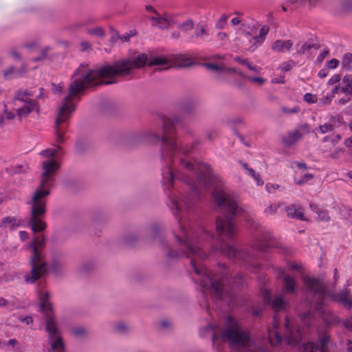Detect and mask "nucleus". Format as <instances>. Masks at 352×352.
I'll use <instances>...</instances> for the list:
<instances>
[{
	"label": "nucleus",
	"mask_w": 352,
	"mask_h": 352,
	"mask_svg": "<svg viewBox=\"0 0 352 352\" xmlns=\"http://www.w3.org/2000/svg\"><path fill=\"white\" fill-rule=\"evenodd\" d=\"M269 30L267 25H262L261 28L254 25L244 26L239 38L242 48L254 52L265 41Z\"/></svg>",
	"instance_id": "7"
},
{
	"label": "nucleus",
	"mask_w": 352,
	"mask_h": 352,
	"mask_svg": "<svg viewBox=\"0 0 352 352\" xmlns=\"http://www.w3.org/2000/svg\"><path fill=\"white\" fill-rule=\"evenodd\" d=\"M243 168H244V169L246 170V173H247L248 175L251 176L252 177V176H253L254 175H255V174L256 173V172L254 169H252V168H250V167L248 166V164H243Z\"/></svg>",
	"instance_id": "47"
},
{
	"label": "nucleus",
	"mask_w": 352,
	"mask_h": 352,
	"mask_svg": "<svg viewBox=\"0 0 352 352\" xmlns=\"http://www.w3.org/2000/svg\"><path fill=\"white\" fill-rule=\"evenodd\" d=\"M352 65V54L350 53L345 54L343 56L342 60V67L343 69L349 71L351 69Z\"/></svg>",
	"instance_id": "26"
},
{
	"label": "nucleus",
	"mask_w": 352,
	"mask_h": 352,
	"mask_svg": "<svg viewBox=\"0 0 352 352\" xmlns=\"http://www.w3.org/2000/svg\"><path fill=\"white\" fill-rule=\"evenodd\" d=\"M310 208L318 214V218L322 221H327L329 219L328 213L324 210H320L318 207L313 204H309Z\"/></svg>",
	"instance_id": "25"
},
{
	"label": "nucleus",
	"mask_w": 352,
	"mask_h": 352,
	"mask_svg": "<svg viewBox=\"0 0 352 352\" xmlns=\"http://www.w3.org/2000/svg\"><path fill=\"white\" fill-rule=\"evenodd\" d=\"M32 111H35L37 114L40 113V107L37 100H33L30 103L25 104L23 107L17 109L16 114L21 120L28 117Z\"/></svg>",
	"instance_id": "12"
},
{
	"label": "nucleus",
	"mask_w": 352,
	"mask_h": 352,
	"mask_svg": "<svg viewBox=\"0 0 352 352\" xmlns=\"http://www.w3.org/2000/svg\"><path fill=\"white\" fill-rule=\"evenodd\" d=\"M304 284L309 310L300 316L301 326L298 324L294 328L293 322L285 318L284 339L287 344L296 347L301 352H328L329 336L313 327L316 316L326 326L337 322L336 316L328 309V303L335 301L351 309L352 296H348L347 288L339 294L327 291L323 283L318 278L306 277Z\"/></svg>",
	"instance_id": "2"
},
{
	"label": "nucleus",
	"mask_w": 352,
	"mask_h": 352,
	"mask_svg": "<svg viewBox=\"0 0 352 352\" xmlns=\"http://www.w3.org/2000/svg\"><path fill=\"white\" fill-rule=\"evenodd\" d=\"M252 178L254 179V181L256 182V183L258 186L263 185L264 182L262 180V179L261 178V176L258 173H256L255 175H254L252 176Z\"/></svg>",
	"instance_id": "48"
},
{
	"label": "nucleus",
	"mask_w": 352,
	"mask_h": 352,
	"mask_svg": "<svg viewBox=\"0 0 352 352\" xmlns=\"http://www.w3.org/2000/svg\"><path fill=\"white\" fill-rule=\"evenodd\" d=\"M272 236L270 232H263L258 238L255 245V248L258 251H265L267 248L274 247L273 243L271 241Z\"/></svg>",
	"instance_id": "13"
},
{
	"label": "nucleus",
	"mask_w": 352,
	"mask_h": 352,
	"mask_svg": "<svg viewBox=\"0 0 352 352\" xmlns=\"http://www.w3.org/2000/svg\"><path fill=\"white\" fill-rule=\"evenodd\" d=\"M116 330L120 332H123L126 329V326L123 323H120L116 325Z\"/></svg>",
	"instance_id": "58"
},
{
	"label": "nucleus",
	"mask_w": 352,
	"mask_h": 352,
	"mask_svg": "<svg viewBox=\"0 0 352 352\" xmlns=\"http://www.w3.org/2000/svg\"><path fill=\"white\" fill-rule=\"evenodd\" d=\"M45 245V239L43 235L37 236L30 244L32 256L30 261L31 265L30 273L25 274L24 276L27 283H34L47 273V264L42 252Z\"/></svg>",
	"instance_id": "6"
},
{
	"label": "nucleus",
	"mask_w": 352,
	"mask_h": 352,
	"mask_svg": "<svg viewBox=\"0 0 352 352\" xmlns=\"http://www.w3.org/2000/svg\"><path fill=\"white\" fill-rule=\"evenodd\" d=\"M87 32L91 35H95L98 37H102L104 36V31L101 27H96L91 29H88Z\"/></svg>",
	"instance_id": "30"
},
{
	"label": "nucleus",
	"mask_w": 352,
	"mask_h": 352,
	"mask_svg": "<svg viewBox=\"0 0 352 352\" xmlns=\"http://www.w3.org/2000/svg\"><path fill=\"white\" fill-rule=\"evenodd\" d=\"M176 121L162 116L163 135L152 132L146 137L151 144L162 142L161 182L168 199L167 205L179 226L175 236L182 250H170L168 256L179 258L185 255L199 276L203 294L212 299L223 300L226 296H229L224 287L228 276L226 268L221 267V276L208 270L203 264L208 256L204 248L214 241L217 243L215 250L228 258L239 259L247 266L252 263L253 256L246 251H239L232 241L236 231L233 218H246V212L238 205L236 196L226 191L223 180L212 173L207 164H192L179 159L181 164L197 176L196 184L188 177L180 178L175 173L174 159L181 154H188L194 148V144L189 146L182 138L172 136Z\"/></svg>",
	"instance_id": "1"
},
{
	"label": "nucleus",
	"mask_w": 352,
	"mask_h": 352,
	"mask_svg": "<svg viewBox=\"0 0 352 352\" xmlns=\"http://www.w3.org/2000/svg\"><path fill=\"white\" fill-rule=\"evenodd\" d=\"M298 168V169H302L305 170L307 168V166L305 163L298 162H294L292 164V168Z\"/></svg>",
	"instance_id": "50"
},
{
	"label": "nucleus",
	"mask_w": 352,
	"mask_h": 352,
	"mask_svg": "<svg viewBox=\"0 0 352 352\" xmlns=\"http://www.w3.org/2000/svg\"><path fill=\"white\" fill-rule=\"evenodd\" d=\"M152 25L159 28H166L173 23V19L169 15L165 14L160 16L158 14L156 16H151Z\"/></svg>",
	"instance_id": "15"
},
{
	"label": "nucleus",
	"mask_w": 352,
	"mask_h": 352,
	"mask_svg": "<svg viewBox=\"0 0 352 352\" xmlns=\"http://www.w3.org/2000/svg\"><path fill=\"white\" fill-rule=\"evenodd\" d=\"M4 113L6 114V119L7 120H13L15 116H16V113H13V112H11V111H8V109H7V104H4Z\"/></svg>",
	"instance_id": "44"
},
{
	"label": "nucleus",
	"mask_w": 352,
	"mask_h": 352,
	"mask_svg": "<svg viewBox=\"0 0 352 352\" xmlns=\"http://www.w3.org/2000/svg\"><path fill=\"white\" fill-rule=\"evenodd\" d=\"M132 70L131 58L118 60L112 65H107L97 69H88L87 65H80L72 74L74 81L69 86V93L63 98L56 120V140L61 144L64 141L66 126L64 123L76 110V103L80 100L78 95L86 89L101 84H111L115 81H104V78L124 76Z\"/></svg>",
	"instance_id": "3"
},
{
	"label": "nucleus",
	"mask_w": 352,
	"mask_h": 352,
	"mask_svg": "<svg viewBox=\"0 0 352 352\" xmlns=\"http://www.w3.org/2000/svg\"><path fill=\"white\" fill-rule=\"evenodd\" d=\"M205 66L209 69L217 71V72L221 71V70L224 69V68H225L224 65H223L221 63H206Z\"/></svg>",
	"instance_id": "31"
},
{
	"label": "nucleus",
	"mask_w": 352,
	"mask_h": 352,
	"mask_svg": "<svg viewBox=\"0 0 352 352\" xmlns=\"http://www.w3.org/2000/svg\"><path fill=\"white\" fill-rule=\"evenodd\" d=\"M116 36L120 38L122 42L129 41L130 40L131 34L126 33L122 36H120L118 33H116Z\"/></svg>",
	"instance_id": "51"
},
{
	"label": "nucleus",
	"mask_w": 352,
	"mask_h": 352,
	"mask_svg": "<svg viewBox=\"0 0 352 352\" xmlns=\"http://www.w3.org/2000/svg\"><path fill=\"white\" fill-rule=\"evenodd\" d=\"M9 304V300H6V298L3 297H0V307H3L8 306Z\"/></svg>",
	"instance_id": "57"
},
{
	"label": "nucleus",
	"mask_w": 352,
	"mask_h": 352,
	"mask_svg": "<svg viewBox=\"0 0 352 352\" xmlns=\"http://www.w3.org/2000/svg\"><path fill=\"white\" fill-rule=\"evenodd\" d=\"M278 207L279 206L278 204H271L265 209V213L267 214H273L277 211Z\"/></svg>",
	"instance_id": "37"
},
{
	"label": "nucleus",
	"mask_w": 352,
	"mask_h": 352,
	"mask_svg": "<svg viewBox=\"0 0 352 352\" xmlns=\"http://www.w3.org/2000/svg\"><path fill=\"white\" fill-rule=\"evenodd\" d=\"M192 64V60L184 54L152 56L148 61L149 65H156L160 69H166L171 67H185Z\"/></svg>",
	"instance_id": "8"
},
{
	"label": "nucleus",
	"mask_w": 352,
	"mask_h": 352,
	"mask_svg": "<svg viewBox=\"0 0 352 352\" xmlns=\"http://www.w3.org/2000/svg\"><path fill=\"white\" fill-rule=\"evenodd\" d=\"M329 50L328 48H325L321 52V53L317 57V61L321 63L323 60L329 55Z\"/></svg>",
	"instance_id": "40"
},
{
	"label": "nucleus",
	"mask_w": 352,
	"mask_h": 352,
	"mask_svg": "<svg viewBox=\"0 0 352 352\" xmlns=\"http://www.w3.org/2000/svg\"><path fill=\"white\" fill-rule=\"evenodd\" d=\"M340 80V76L339 74L333 75L328 81V85H333Z\"/></svg>",
	"instance_id": "45"
},
{
	"label": "nucleus",
	"mask_w": 352,
	"mask_h": 352,
	"mask_svg": "<svg viewBox=\"0 0 352 352\" xmlns=\"http://www.w3.org/2000/svg\"><path fill=\"white\" fill-rule=\"evenodd\" d=\"M247 67L250 70L256 73H260L261 70V68L256 66H252L250 63H247Z\"/></svg>",
	"instance_id": "52"
},
{
	"label": "nucleus",
	"mask_w": 352,
	"mask_h": 352,
	"mask_svg": "<svg viewBox=\"0 0 352 352\" xmlns=\"http://www.w3.org/2000/svg\"><path fill=\"white\" fill-rule=\"evenodd\" d=\"M267 340L272 346H276L281 344L282 337L280 330V318L275 314L272 321V325L268 329Z\"/></svg>",
	"instance_id": "10"
},
{
	"label": "nucleus",
	"mask_w": 352,
	"mask_h": 352,
	"mask_svg": "<svg viewBox=\"0 0 352 352\" xmlns=\"http://www.w3.org/2000/svg\"><path fill=\"white\" fill-rule=\"evenodd\" d=\"M311 178H313V175L309 173L305 174L301 178H298L296 173L294 176V182L298 185H302L308 182Z\"/></svg>",
	"instance_id": "28"
},
{
	"label": "nucleus",
	"mask_w": 352,
	"mask_h": 352,
	"mask_svg": "<svg viewBox=\"0 0 352 352\" xmlns=\"http://www.w3.org/2000/svg\"><path fill=\"white\" fill-rule=\"evenodd\" d=\"M281 110L285 114L291 115L298 113L300 111V107L298 105L294 106L292 108L282 107Z\"/></svg>",
	"instance_id": "33"
},
{
	"label": "nucleus",
	"mask_w": 352,
	"mask_h": 352,
	"mask_svg": "<svg viewBox=\"0 0 352 352\" xmlns=\"http://www.w3.org/2000/svg\"><path fill=\"white\" fill-rule=\"evenodd\" d=\"M147 60L146 55L144 54H139L138 56L133 57V67H141L145 65Z\"/></svg>",
	"instance_id": "27"
},
{
	"label": "nucleus",
	"mask_w": 352,
	"mask_h": 352,
	"mask_svg": "<svg viewBox=\"0 0 352 352\" xmlns=\"http://www.w3.org/2000/svg\"><path fill=\"white\" fill-rule=\"evenodd\" d=\"M333 129V126L330 123H325L322 125H320L318 128L316 129V133L320 132L322 134L332 131Z\"/></svg>",
	"instance_id": "29"
},
{
	"label": "nucleus",
	"mask_w": 352,
	"mask_h": 352,
	"mask_svg": "<svg viewBox=\"0 0 352 352\" xmlns=\"http://www.w3.org/2000/svg\"><path fill=\"white\" fill-rule=\"evenodd\" d=\"M21 221L16 217L8 216L1 219L0 222L1 228H9L10 230H14L20 227Z\"/></svg>",
	"instance_id": "14"
},
{
	"label": "nucleus",
	"mask_w": 352,
	"mask_h": 352,
	"mask_svg": "<svg viewBox=\"0 0 352 352\" xmlns=\"http://www.w3.org/2000/svg\"><path fill=\"white\" fill-rule=\"evenodd\" d=\"M263 300L265 304L271 305L276 312L285 309L287 302L282 294H278L272 299L270 294L268 292H265Z\"/></svg>",
	"instance_id": "11"
},
{
	"label": "nucleus",
	"mask_w": 352,
	"mask_h": 352,
	"mask_svg": "<svg viewBox=\"0 0 352 352\" xmlns=\"http://www.w3.org/2000/svg\"><path fill=\"white\" fill-rule=\"evenodd\" d=\"M340 91L346 95H352V74L344 76L342 79Z\"/></svg>",
	"instance_id": "22"
},
{
	"label": "nucleus",
	"mask_w": 352,
	"mask_h": 352,
	"mask_svg": "<svg viewBox=\"0 0 352 352\" xmlns=\"http://www.w3.org/2000/svg\"><path fill=\"white\" fill-rule=\"evenodd\" d=\"M33 94L34 93L32 91L28 89H20L15 93L14 98L17 101L28 104L34 100L30 98Z\"/></svg>",
	"instance_id": "20"
},
{
	"label": "nucleus",
	"mask_w": 352,
	"mask_h": 352,
	"mask_svg": "<svg viewBox=\"0 0 352 352\" xmlns=\"http://www.w3.org/2000/svg\"><path fill=\"white\" fill-rule=\"evenodd\" d=\"M340 153H343V149L341 148H336L335 151L331 153V157L333 158L338 157Z\"/></svg>",
	"instance_id": "53"
},
{
	"label": "nucleus",
	"mask_w": 352,
	"mask_h": 352,
	"mask_svg": "<svg viewBox=\"0 0 352 352\" xmlns=\"http://www.w3.org/2000/svg\"><path fill=\"white\" fill-rule=\"evenodd\" d=\"M42 168L43 172L41 175V184L31 200L28 202V204L32 206L28 223L34 232H42L46 228V223L42 219L46 212V197L50 193V188L53 186L54 176L60 168V164L54 159L51 158L43 162Z\"/></svg>",
	"instance_id": "4"
},
{
	"label": "nucleus",
	"mask_w": 352,
	"mask_h": 352,
	"mask_svg": "<svg viewBox=\"0 0 352 352\" xmlns=\"http://www.w3.org/2000/svg\"><path fill=\"white\" fill-rule=\"evenodd\" d=\"M74 333L76 336H81L85 333V330L82 328H76L74 330Z\"/></svg>",
	"instance_id": "59"
},
{
	"label": "nucleus",
	"mask_w": 352,
	"mask_h": 352,
	"mask_svg": "<svg viewBox=\"0 0 352 352\" xmlns=\"http://www.w3.org/2000/svg\"><path fill=\"white\" fill-rule=\"evenodd\" d=\"M293 65H294V63L292 61L285 62V63H283V64H281L278 67V69L282 71L287 72L292 68Z\"/></svg>",
	"instance_id": "38"
},
{
	"label": "nucleus",
	"mask_w": 352,
	"mask_h": 352,
	"mask_svg": "<svg viewBox=\"0 0 352 352\" xmlns=\"http://www.w3.org/2000/svg\"><path fill=\"white\" fill-rule=\"evenodd\" d=\"M300 129L305 133H309L310 131V127L307 124H304L301 125Z\"/></svg>",
	"instance_id": "62"
},
{
	"label": "nucleus",
	"mask_w": 352,
	"mask_h": 352,
	"mask_svg": "<svg viewBox=\"0 0 352 352\" xmlns=\"http://www.w3.org/2000/svg\"><path fill=\"white\" fill-rule=\"evenodd\" d=\"M7 308L10 311L19 308V301L17 300L9 301V304L8 305Z\"/></svg>",
	"instance_id": "39"
},
{
	"label": "nucleus",
	"mask_w": 352,
	"mask_h": 352,
	"mask_svg": "<svg viewBox=\"0 0 352 352\" xmlns=\"http://www.w3.org/2000/svg\"><path fill=\"white\" fill-rule=\"evenodd\" d=\"M62 150L60 146H56V148H47L40 152V155L45 157H54L57 156L58 152Z\"/></svg>",
	"instance_id": "24"
},
{
	"label": "nucleus",
	"mask_w": 352,
	"mask_h": 352,
	"mask_svg": "<svg viewBox=\"0 0 352 352\" xmlns=\"http://www.w3.org/2000/svg\"><path fill=\"white\" fill-rule=\"evenodd\" d=\"M343 324L346 329H347L349 331H352V316L349 318L348 319H346L343 322ZM349 351L350 352H352V342L351 341H349Z\"/></svg>",
	"instance_id": "34"
},
{
	"label": "nucleus",
	"mask_w": 352,
	"mask_h": 352,
	"mask_svg": "<svg viewBox=\"0 0 352 352\" xmlns=\"http://www.w3.org/2000/svg\"><path fill=\"white\" fill-rule=\"evenodd\" d=\"M22 322H25L27 324H29L32 322L33 320L30 316H26L21 320Z\"/></svg>",
	"instance_id": "61"
},
{
	"label": "nucleus",
	"mask_w": 352,
	"mask_h": 352,
	"mask_svg": "<svg viewBox=\"0 0 352 352\" xmlns=\"http://www.w3.org/2000/svg\"><path fill=\"white\" fill-rule=\"evenodd\" d=\"M272 83L283 84L285 82L284 77L274 78L272 80Z\"/></svg>",
	"instance_id": "56"
},
{
	"label": "nucleus",
	"mask_w": 352,
	"mask_h": 352,
	"mask_svg": "<svg viewBox=\"0 0 352 352\" xmlns=\"http://www.w3.org/2000/svg\"><path fill=\"white\" fill-rule=\"evenodd\" d=\"M304 100L309 104H314L316 102L317 97L314 94L307 93L304 95Z\"/></svg>",
	"instance_id": "35"
},
{
	"label": "nucleus",
	"mask_w": 352,
	"mask_h": 352,
	"mask_svg": "<svg viewBox=\"0 0 352 352\" xmlns=\"http://www.w3.org/2000/svg\"><path fill=\"white\" fill-rule=\"evenodd\" d=\"M46 331L49 334L51 350L54 352H64L65 346L59 336L56 323L53 317L49 316L46 320Z\"/></svg>",
	"instance_id": "9"
},
{
	"label": "nucleus",
	"mask_w": 352,
	"mask_h": 352,
	"mask_svg": "<svg viewBox=\"0 0 352 352\" xmlns=\"http://www.w3.org/2000/svg\"><path fill=\"white\" fill-rule=\"evenodd\" d=\"M327 76V72L325 69H321L318 72V76L321 78H324Z\"/></svg>",
	"instance_id": "63"
},
{
	"label": "nucleus",
	"mask_w": 352,
	"mask_h": 352,
	"mask_svg": "<svg viewBox=\"0 0 352 352\" xmlns=\"http://www.w3.org/2000/svg\"><path fill=\"white\" fill-rule=\"evenodd\" d=\"M80 45L82 47V51H85V50H89V49L91 48V44L88 41H82V42H81Z\"/></svg>",
	"instance_id": "54"
},
{
	"label": "nucleus",
	"mask_w": 352,
	"mask_h": 352,
	"mask_svg": "<svg viewBox=\"0 0 352 352\" xmlns=\"http://www.w3.org/2000/svg\"><path fill=\"white\" fill-rule=\"evenodd\" d=\"M193 22L192 20H188L182 24L181 28L185 30H191L193 28Z\"/></svg>",
	"instance_id": "42"
},
{
	"label": "nucleus",
	"mask_w": 352,
	"mask_h": 352,
	"mask_svg": "<svg viewBox=\"0 0 352 352\" xmlns=\"http://www.w3.org/2000/svg\"><path fill=\"white\" fill-rule=\"evenodd\" d=\"M340 140L341 136L338 134H332L329 136L324 137L323 139V151L331 152L332 148L340 141Z\"/></svg>",
	"instance_id": "17"
},
{
	"label": "nucleus",
	"mask_w": 352,
	"mask_h": 352,
	"mask_svg": "<svg viewBox=\"0 0 352 352\" xmlns=\"http://www.w3.org/2000/svg\"><path fill=\"white\" fill-rule=\"evenodd\" d=\"M242 278H243L242 276L239 275L237 277L234 278L232 282H233V283H234L236 285H241L243 284Z\"/></svg>",
	"instance_id": "55"
},
{
	"label": "nucleus",
	"mask_w": 352,
	"mask_h": 352,
	"mask_svg": "<svg viewBox=\"0 0 352 352\" xmlns=\"http://www.w3.org/2000/svg\"><path fill=\"white\" fill-rule=\"evenodd\" d=\"M3 76L6 79H10L12 76H17L14 67H10L8 69L5 70L3 72Z\"/></svg>",
	"instance_id": "36"
},
{
	"label": "nucleus",
	"mask_w": 352,
	"mask_h": 352,
	"mask_svg": "<svg viewBox=\"0 0 352 352\" xmlns=\"http://www.w3.org/2000/svg\"><path fill=\"white\" fill-rule=\"evenodd\" d=\"M287 215L292 218H296L300 220H306L304 217V212L302 208L298 205H292L286 209Z\"/></svg>",
	"instance_id": "21"
},
{
	"label": "nucleus",
	"mask_w": 352,
	"mask_h": 352,
	"mask_svg": "<svg viewBox=\"0 0 352 352\" xmlns=\"http://www.w3.org/2000/svg\"><path fill=\"white\" fill-rule=\"evenodd\" d=\"M40 308L43 311L50 312L52 310V304L49 302L50 294L46 290L39 292Z\"/></svg>",
	"instance_id": "19"
},
{
	"label": "nucleus",
	"mask_w": 352,
	"mask_h": 352,
	"mask_svg": "<svg viewBox=\"0 0 352 352\" xmlns=\"http://www.w3.org/2000/svg\"><path fill=\"white\" fill-rule=\"evenodd\" d=\"M216 329L215 325L210 324L207 331L212 333L213 347L217 352H219L221 342H227L232 352H267L266 349L256 346L239 321L230 316L226 320L221 337L217 335Z\"/></svg>",
	"instance_id": "5"
},
{
	"label": "nucleus",
	"mask_w": 352,
	"mask_h": 352,
	"mask_svg": "<svg viewBox=\"0 0 352 352\" xmlns=\"http://www.w3.org/2000/svg\"><path fill=\"white\" fill-rule=\"evenodd\" d=\"M265 189L269 193H274L276 190H282L283 188L278 184L267 183L265 185Z\"/></svg>",
	"instance_id": "32"
},
{
	"label": "nucleus",
	"mask_w": 352,
	"mask_h": 352,
	"mask_svg": "<svg viewBox=\"0 0 352 352\" xmlns=\"http://www.w3.org/2000/svg\"><path fill=\"white\" fill-rule=\"evenodd\" d=\"M250 80L252 82H254L258 85H263L265 82L266 80L261 77H253L250 78Z\"/></svg>",
	"instance_id": "49"
},
{
	"label": "nucleus",
	"mask_w": 352,
	"mask_h": 352,
	"mask_svg": "<svg viewBox=\"0 0 352 352\" xmlns=\"http://www.w3.org/2000/svg\"><path fill=\"white\" fill-rule=\"evenodd\" d=\"M19 236L21 240L24 241L28 239V234L25 231H20L19 232Z\"/></svg>",
	"instance_id": "60"
},
{
	"label": "nucleus",
	"mask_w": 352,
	"mask_h": 352,
	"mask_svg": "<svg viewBox=\"0 0 352 352\" xmlns=\"http://www.w3.org/2000/svg\"><path fill=\"white\" fill-rule=\"evenodd\" d=\"M228 19V16L226 15V14H223L220 19H219L218 22H217V27L218 28H221L224 23L227 21Z\"/></svg>",
	"instance_id": "46"
},
{
	"label": "nucleus",
	"mask_w": 352,
	"mask_h": 352,
	"mask_svg": "<svg viewBox=\"0 0 352 352\" xmlns=\"http://www.w3.org/2000/svg\"><path fill=\"white\" fill-rule=\"evenodd\" d=\"M280 270L283 279L284 280V292L289 294H293L296 293L297 286L295 279L292 276L285 275L282 270Z\"/></svg>",
	"instance_id": "16"
},
{
	"label": "nucleus",
	"mask_w": 352,
	"mask_h": 352,
	"mask_svg": "<svg viewBox=\"0 0 352 352\" xmlns=\"http://www.w3.org/2000/svg\"><path fill=\"white\" fill-rule=\"evenodd\" d=\"M49 49L50 48L48 47H46L45 49L42 50L41 55L34 58L33 59V60L34 61H40V60L45 59L47 56V53Z\"/></svg>",
	"instance_id": "41"
},
{
	"label": "nucleus",
	"mask_w": 352,
	"mask_h": 352,
	"mask_svg": "<svg viewBox=\"0 0 352 352\" xmlns=\"http://www.w3.org/2000/svg\"><path fill=\"white\" fill-rule=\"evenodd\" d=\"M344 144L348 146H352V138H349L344 141Z\"/></svg>",
	"instance_id": "64"
},
{
	"label": "nucleus",
	"mask_w": 352,
	"mask_h": 352,
	"mask_svg": "<svg viewBox=\"0 0 352 352\" xmlns=\"http://www.w3.org/2000/svg\"><path fill=\"white\" fill-rule=\"evenodd\" d=\"M302 136V134L300 131H295L288 134V135L285 138V142L287 144H293L296 141L300 140Z\"/></svg>",
	"instance_id": "23"
},
{
	"label": "nucleus",
	"mask_w": 352,
	"mask_h": 352,
	"mask_svg": "<svg viewBox=\"0 0 352 352\" xmlns=\"http://www.w3.org/2000/svg\"><path fill=\"white\" fill-rule=\"evenodd\" d=\"M338 65H339V60L336 58L331 59V60L328 61L327 63L328 68L333 69L337 68Z\"/></svg>",
	"instance_id": "43"
},
{
	"label": "nucleus",
	"mask_w": 352,
	"mask_h": 352,
	"mask_svg": "<svg viewBox=\"0 0 352 352\" xmlns=\"http://www.w3.org/2000/svg\"><path fill=\"white\" fill-rule=\"evenodd\" d=\"M293 45L290 40H276L272 46V50L276 52H286L289 51Z\"/></svg>",
	"instance_id": "18"
}]
</instances>
